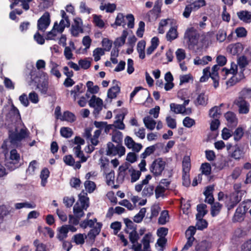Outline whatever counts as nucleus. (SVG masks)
<instances>
[{
	"label": "nucleus",
	"mask_w": 251,
	"mask_h": 251,
	"mask_svg": "<svg viewBox=\"0 0 251 251\" xmlns=\"http://www.w3.org/2000/svg\"><path fill=\"white\" fill-rule=\"evenodd\" d=\"M166 190V188H165V187L158 184L154 190L155 198L156 199H158L160 197L164 198L165 196L164 193Z\"/></svg>",
	"instance_id": "nucleus-30"
},
{
	"label": "nucleus",
	"mask_w": 251,
	"mask_h": 251,
	"mask_svg": "<svg viewBox=\"0 0 251 251\" xmlns=\"http://www.w3.org/2000/svg\"><path fill=\"white\" fill-rule=\"evenodd\" d=\"M59 119L62 121H67L71 123L76 120L75 115L69 111H64L63 115Z\"/></svg>",
	"instance_id": "nucleus-16"
},
{
	"label": "nucleus",
	"mask_w": 251,
	"mask_h": 251,
	"mask_svg": "<svg viewBox=\"0 0 251 251\" xmlns=\"http://www.w3.org/2000/svg\"><path fill=\"white\" fill-rule=\"evenodd\" d=\"M162 5V0H156L155 2L153 8L150 10L147 13L149 18L152 19H156L161 12Z\"/></svg>",
	"instance_id": "nucleus-9"
},
{
	"label": "nucleus",
	"mask_w": 251,
	"mask_h": 251,
	"mask_svg": "<svg viewBox=\"0 0 251 251\" xmlns=\"http://www.w3.org/2000/svg\"><path fill=\"white\" fill-rule=\"evenodd\" d=\"M234 140L235 142L239 141L244 135L243 129L241 127H237L232 133Z\"/></svg>",
	"instance_id": "nucleus-32"
},
{
	"label": "nucleus",
	"mask_w": 251,
	"mask_h": 251,
	"mask_svg": "<svg viewBox=\"0 0 251 251\" xmlns=\"http://www.w3.org/2000/svg\"><path fill=\"white\" fill-rule=\"evenodd\" d=\"M50 23V13L48 12H46L37 21V28L38 30L44 32L49 26Z\"/></svg>",
	"instance_id": "nucleus-6"
},
{
	"label": "nucleus",
	"mask_w": 251,
	"mask_h": 251,
	"mask_svg": "<svg viewBox=\"0 0 251 251\" xmlns=\"http://www.w3.org/2000/svg\"><path fill=\"white\" fill-rule=\"evenodd\" d=\"M129 239L130 242L134 244L137 243L138 240L140 238L139 234L138 233L136 230H132L131 232H129Z\"/></svg>",
	"instance_id": "nucleus-39"
},
{
	"label": "nucleus",
	"mask_w": 251,
	"mask_h": 251,
	"mask_svg": "<svg viewBox=\"0 0 251 251\" xmlns=\"http://www.w3.org/2000/svg\"><path fill=\"white\" fill-rule=\"evenodd\" d=\"M126 18L128 21L127 26L129 28H133L134 26V17L132 14H128L126 16Z\"/></svg>",
	"instance_id": "nucleus-60"
},
{
	"label": "nucleus",
	"mask_w": 251,
	"mask_h": 251,
	"mask_svg": "<svg viewBox=\"0 0 251 251\" xmlns=\"http://www.w3.org/2000/svg\"><path fill=\"white\" fill-rule=\"evenodd\" d=\"M223 105V103L220 104V106H215L209 110V115L210 117L213 118L214 119H218L220 118L221 115L220 113V106Z\"/></svg>",
	"instance_id": "nucleus-22"
},
{
	"label": "nucleus",
	"mask_w": 251,
	"mask_h": 251,
	"mask_svg": "<svg viewBox=\"0 0 251 251\" xmlns=\"http://www.w3.org/2000/svg\"><path fill=\"white\" fill-rule=\"evenodd\" d=\"M171 111L176 114L183 113L184 112V105L171 103L170 105Z\"/></svg>",
	"instance_id": "nucleus-31"
},
{
	"label": "nucleus",
	"mask_w": 251,
	"mask_h": 251,
	"mask_svg": "<svg viewBox=\"0 0 251 251\" xmlns=\"http://www.w3.org/2000/svg\"><path fill=\"white\" fill-rule=\"evenodd\" d=\"M237 36L238 37H244L246 36L247 31L245 28L243 27H238L235 30Z\"/></svg>",
	"instance_id": "nucleus-62"
},
{
	"label": "nucleus",
	"mask_w": 251,
	"mask_h": 251,
	"mask_svg": "<svg viewBox=\"0 0 251 251\" xmlns=\"http://www.w3.org/2000/svg\"><path fill=\"white\" fill-rule=\"evenodd\" d=\"M201 173L205 176H208L211 172V167L209 163L205 162L202 163L201 167Z\"/></svg>",
	"instance_id": "nucleus-41"
},
{
	"label": "nucleus",
	"mask_w": 251,
	"mask_h": 251,
	"mask_svg": "<svg viewBox=\"0 0 251 251\" xmlns=\"http://www.w3.org/2000/svg\"><path fill=\"white\" fill-rule=\"evenodd\" d=\"M196 227L194 226H190L185 232V235L187 237L195 238L194 235L196 233Z\"/></svg>",
	"instance_id": "nucleus-58"
},
{
	"label": "nucleus",
	"mask_w": 251,
	"mask_h": 251,
	"mask_svg": "<svg viewBox=\"0 0 251 251\" xmlns=\"http://www.w3.org/2000/svg\"><path fill=\"white\" fill-rule=\"evenodd\" d=\"M223 205L219 202H216L211 204V215L212 217H214L218 215L222 208Z\"/></svg>",
	"instance_id": "nucleus-20"
},
{
	"label": "nucleus",
	"mask_w": 251,
	"mask_h": 251,
	"mask_svg": "<svg viewBox=\"0 0 251 251\" xmlns=\"http://www.w3.org/2000/svg\"><path fill=\"white\" fill-rule=\"evenodd\" d=\"M226 33L223 29H220L217 34V39L220 42H222L226 40Z\"/></svg>",
	"instance_id": "nucleus-59"
},
{
	"label": "nucleus",
	"mask_w": 251,
	"mask_h": 251,
	"mask_svg": "<svg viewBox=\"0 0 251 251\" xmlns=\"http://www.w3.org/2000/svg\"><path fill=\"white\" fill-rule=\"evenodd\" d=\"M81 147L76 146L74 148V151L76 157L81 159V162H85L87 161V158L86 157L83 153V152L81 150Z\"/></svg>",
	"instance_id": "nucleus-29"
},
{
	"label": "nucleus",
	"mask_w": 251,
	"mask_h": 251,
	"mask_svg": "<svg viewBox=\"0 0 251 251\" xmlns=\"http://www.w3.org/2000/svg\"><path fill=\"white\" fill-rule=\"evenodd\" d=\"M241 251H251V239L242 245Z\"/></svg>",
	"instance_id": "nucleus-64"
},
{
	"label": "nucleus",
	"mask_w": 251,
	"mask_h": 251,
	"mask_svg": "<svg viewBox=\"0 0 251 251\" xmlns=\"http://www.w3.org/2000/svg\"><path fill=\"white\" fill-rule=\"evenodd\" d=\"M176 57L179 62L184 60L186 57L185 50L182 49H178L176 52Z\"/></svg>",
	"instance_id": "nucleus-53"
},
{
	"label": "nucleus",
	"mask_w": 251,
	"mask_h": 251,
	"mask_svg": "<svg viewBox=\"0 0 251 251\" xmlns=\"http://www.w3.org/2000/svg\"><path fill=\"white\" fill-rule=\"evenodd\" d=\"M246 213V206H244V209H242L241 206H239L236 209L234 214L232 218L233 223H241L244 220L245 214Z\"/></svg>",
	"instance_id": "nucleus-12"
},
{
	"label": "nucleus",
	"mask_w": 251,
	"mask_h": 251,
	"mask_svg": "<svg viewBox=\"0 0 251 251\" xmlns=\"http://www.w3.org/2000/svg\"><path fill=\"white\" fill-rule=\"evenodd\" d=\"M84 186L86 191L89 193L93 192L96 188V185L94 182L88 180L85 181Z\"/></svg>",
	"instance_id": "nucleus-40"
},
{
	"label": "nucleus",
	"mask_w": 251,
	"mask_h": 251,
	"mask_svg": "<svg viewBox=\"0 0 251 251\" xmlns=\"http://www.w3.org/2000/svg\"><path fill=\"white\" fill-rule=\"evenodd\" d=\"M169 217V213L167 210H163L161 213L160 216L158 218V223L159 225H165L167 221V218Z\"/></svg>",
	"instance_id": "nucleus-43"
},
{
	"label": "nucleus",
	"mask_w": 251,
	"mask_h": 251,
	"mask_svg": "<svg viewBox=\"0 0 251 251\" xmlns=\"http://www.w3.org/2000/svg\"><path fill=\"white\" fill-rule=\"evenodd\" d=\"M93 23L95 24V26L100 28H102L105 25L104 22L102 20V16L100 15L93 14Z\"/></svg>",
	"instance_id": "nucleus-23"
},
{
	"label": "nucleus",
	"mask_w": 251,
	"mask_h": 251,
	"mask_svg": "<svg viewBox=\"0 0 251 251\" xmlns=\"http://www.w3.org/2000/svg\"><path fill=\"white\" fill-rule=\"evenodd\" d=\"M245 191L236 190L230 194L228 199L226 201L225 205L228 211L233 209L241 201Z\"/></svg>",
	"instance_id": "nucleus-3"
},
{
	"label": "nucleus",
	"mask_w": 251,
	"mask_h": 251,
	"mask_svg": "<svg viewBox=\"0 0 251 251\" xmlns=\"http://www.w3.org/2000/svg\"><path fill=\"white\" fill-rule=\"evenodd\" d=\"M182 184L185 186H189L190 184L189 173L182 172Z\"/></svg>",
	"instance_id": "nucleus-61"
},
{
	"label": "nucleus",
	"mask_w": 251,
	"mask_h": 251,
	"mask_svg": "<svg viewBox=\"0 0 251 251\" xmlns=\"http://www.w3.org/2000/svg\"><path fill=\"white\" fill-rule=\"evenodd\" d=\"M183 124L184 126L190 128L195 124V121L189 117H186L183 120Z\"/></svg>",
	"instance_id": "nucleus-54"
},
{
	"label": "nucleus",
	"mask_w": 251,
	"mask_h": 251,
	"mask_svg": "<svg viewBox=\"0 0 251 251\" xmlns=\"http://www.w3.org/2000/svg\"><path fill=\"white\" fill-rule=\"evenodd\" d=\"M194 10H198L201 7L206 5L205 0H196L191 3Z\"/></svg>",
	"instance_id": "nucleus-51"
},
{
	"label": "nucleus",
	"mask_w": 251,
	"mask_h": 251,
	"mask_svg": "<svg viewBox=\"0 0 251 251\" xmlns=\"http://www.w3.org/2000/svg\"><path fill=\"white\" fill-rule=\"evenodd\" d=\"M123 133L120 131L114 130L113 132L112 140L119 145H122Z\"/></svg>",
	"instance_id": "nucleus-26"
},
{
	"label": "nucleus",
	"mask_w": 251,
	"mask_h": 251,
	"mask_svg": "<svg viewBox=\"0 0 251 251\" xmlns=\"http://www.w3.org/2000/svg\"><path fill=\"white\" fill-rule=\"evenodd\" d=\"M143 122L148 129L152 130L155 128L156 123L150 116L145 117L143 119Z\"/></svg>",
	"instance_id": "nucleus-24"
},
{
	"label": "nucleus",
	"mask_w": 251,
	"mask_h": 251,
	"mask_svg": "<svg viewBox=\"0 0 251 251\" xmlns=\"http://www.w3.org/2000/svg\"><path fill=\"white\" fill-rule=\"evenodd\" d=\"M120 92V87L118 85H116L108 89L107 97L111 99H114L117 97Z\"/></svg>",
	"instance_id": "nucleus-21"
},
{
	"label": "nucleus",
	"mask_w": 251,
	"mask_h": 251,
	"mask_svg": "<svg viewBox=\"0 0 251 251\" xmlns=\"http://www.w3.org/2000/svg\"><path fill=\"white\" fill-rule=\"evenodd\" d=\"M128 172L131 173V182L132 183L137 181L141 175V171H136L133 168L128 169Z\"/></svg>",
	"instance_id": "nucleus-35"
},
{
	"label": "nucleus",
	"mask_w": 251,
	"mask_h": 251,
	"mask_svg": "<svg viewBox=\"0 0 251 251\" xmlns=\"http://www.w3.org/2000/svg\"><path fill=\"white\" fill-rule=\"evenodd\" d=\"M200 34L194 27L188 28L185 32L184 39L190 50H194L198 46Z\"/></svg>",
	"instance_id": "nucleus-1"
},
{
	"label": "nucleus",
	"mask_w": 251,
	"mask_h": 251,
	"mask_svg": "<svg viewBox=\"0 0 251 251\" xmlns=\"http://www.w3.org/2000/svg\"><path fill=\"white\" fill-rule=\"evenodd\" d=\"M128 169V167L121 166L119 168V172L118 175V179L123 181L125 177V172Z\"/></svg>",
	"instance_id": "nucleus-57"
},
{
	"label": "nucleus",
	"mask_w": 251,
	"mask_h": 251,
	"mask_svg": "<svg viewBox=\"0 0 251 251\" xmlns=\"http://www.w3.org/2000/svg\"><path fill=\"white\" fill-rule=\"evenodd\" d=\"M85 89V86L82 83H79L77 85L75 86L73 90L71 91V94L74 95L73 97L75 100L76 99L80 94L82 93Z\"/></svg>",
	"instance_id": "nucleus-18"
},
{
	"label": "nucleus",
	"mask_w": 251,
	"mask_h": 251,
	"mask_svg": "<svg viewBox=\"0 0 251 251\" xmlns=\"http://www.w3.org/2000/svg\"><path fill=\"white\" fill-rule=\"evenodd\" d=\"M102 46L104 47V50L109 51L111 49L112 45V41L110 40L108 38H105L102 39L101 42Z\"/></svg>",
	"instance_id": "nucleus-47"
},
{
	"label": "nucleus",
	"mask_w": 251,
	"mask_h": 251,
	"mask_svg": "<svg viewBox=\"0 0 251 251\" xmlns=\"http://www.w3.org/2000/svg\"><path fill=\"white\" fill-rule=\"evenodd\" d=\"M248 64L247 57L243 55L240 57L238 59V65L242 71L244 70L245 67Z\"/></svg>",
	"instance_id": "nucleus-46"
},
{
	"label": "nucleus",
	"mask_w": 251,
	"mask_h": 251,
	"mask_svg": "<svg viewBox=\"0 0 251 251\" xmlns=\"http://www.w3.org/2000/svg\"><path fill=\"white\" fill-rule=\"evenodd\" d=\"M60 135L66 138L71 137L73 134V131L70 127H62L60 130Z\"/></svg>",
	"instance_id": "nucleus-33"
},
{
	"label": "nucleus",
	"mask_w": 251,
	"mask_h": 251,
	"mask_svg": "<svg viewBox=\"0 0 251 251\" xmlns=\"http://www.w3.org/2000/svg\"><path fill=\"white\" fill-rule=\"evenodd\" d=\"M83 209H84V208H82V206H80L78 203L76 202L73 208L74 213L75 216L78 218L82 217L84 215Z\"/></svg>",
	"instance_id": "nucleus-37"
},
{
	"label": "nucleus",
	"mask_w": 251,
	"mask_h": 251,
	"mask_svg": "<svg viewBox=\"0 0 251 251\" xmlns=\"http://www.w3.org/2000/svg\"><path fill=\"white\" fill-rule=\"evenodd\" d=\"M207 205L205 204H199L197 206L198 213L196 214V219L203 218L207 213V210H206Z\"/></svg>",
	"instance_id": "nucleus-19"
},
{
	"label": "nucleus",
	"mask_w": 251,
	"mask_h": 251,
	"mask_svg": "<svg viewBox=\"0 0 251 251\" xmlns=\"http://www.w3.org/2000/svg\"><path fill=\"white\" fill-rule=\"evenodd\" d=\"M79 197V201L81 204V206L84 208V209L86 210L87 208L89 206V199L87 197V194L86 193H84L83 191V195L81 193L78 195Z\"/></svg>",
	"instance_id": "nucleus-17"
},
{
	"label": "nucleus",
	"mask_w": 251,
	"mask_h": 251,
	"mask_svg": "<svg viewBox=\"0 0 251 251\" xmlns=\"http://www.w3.org/2000/svg\"><path fill=\"white\" fill-rule=\"evenodd\" d=\"M121 223L118 221L113 222L110 225V228L113 229L114 235H117L118 232L121 230Z\"/></svg>",
	"instance_id": "nucleus-49"
},
{
	"label": "nucleus",
	"mask_w": 251,
	"mask_h": 251,
	"mask_svg": "<svg viewBox=\"0 0 251 251\" xmlns=\"http://www.w3.org/2000/svg\"><path fill=\"white\" fill-rule=\"evenodd\" d=\"M27 136L28 131L26 129L21 128L19 132H18L17 127L15 128V130H9L8 131V138L12 144L21 141Z\"/></svg>",
	"instance_id": "nucleus-4"
},
{
	"label": "nucleus",
	"mask_w": 251,
	"mask_h": 251,
	"mask_svg": "<svg viewBox=\"0 0 251 251\" xmlns=\"http://www.w3.org/2000/svg\"><path fill=\"white\" fill-rule=\"evenodd\" d=\"M238 18L244 22L250 23L251 22V14L246 10H242L237 13Z\"/></svg>",
	"instance_id": "nucleus-15"
},
{
	"label": "nucleus",
	"mask_w": 251,
	"mask_h": 251,
	"mask_svg": "<svg viewBox=\"0 0 251 251\" xmlns=\"http://www.w3.org/2000/svg\"><path fill=\"white\" fill-rule=\"evenodd\" d=\"M10 159L11 161L7 163V167L11 170H14L18 167L20 159V154L16 149L12 150L10 152Z\"/></svg>",
	"instance_id": "nucleus-10"
},
{
	"label": "nucleus",
	"mask_w": 251,
	"mask_h": 251,
	"mask_svg": "<svg viewBox=\"0 0 251 251\" xmlns=\"http://www.w3.org/2000/svg\"><path fill=\"white\" fill-rule=\"evenodd\" d=\"M145 24L143 21H140L139 23V27L136 31V35L139 38L143 36L145 31Z\"/></svg>",
	"instance_id": "nucleus-50"
},
{
	"label": "nucleus",
	"mask_w": 251,
	"mask_h": 251,
	"mask_svg": "<svg viewBox=\"0 0 251 251\" xmlns=\"http://www.w3.org/2000/svg\"><path fill=\"white\" fill-rule=\"evenodd\" d=\"M166 121L169 127L174 129L176 127V120L171 116H168L166 118Z\"/></svg>",
	"instance_id": "nucleus-56"
},
{
	"label": "nucleus",
	"mask_w": 251,
	"mask_h": 251,
	"mask_svg": "<svg viewBox=\"0 0 251 251\" xmlns=\"http://www.w3.org/2000/svg\"><path fill=\"white\" fill-rule=\"evenodd\" d=\"M9 114L11 117H13L16 119L21 118V115L18 109L14 106V104H12L10 110L9 112Z\"/></svg>",
	"instance_id": "nucleus-48"
},
{
	"label": "nucleus",
	"mask_w": 251,
	"mask_h": 251,
	"mask_svg": "<svg viewBox=\"0 0 251 251\" xmlns=\"http://www.w3.org/2000/svg\"><path fill=\"white\" fill-rule=\"evenodd\" d=\"M167 163L166 159L162 157L155 158L149 166V170L154 177L162 176Z\"/></svg>",
	"instance_id": "nucleus-2"
},
{
	"label": "nucleus",
	"mask_w": 251,
	"mask_h": 251,
	"mask_svg": "<svg viewBox=\"0 0 251 251\" xmlns=\"http://www.w3.org/2000/svg\"><path fill=\"white\" fill-rule=\"evenodd\" d=\"M177 37V32L176 28L171 27L166 34V38L168 41H172L176 39Z\"/></svg>",
	"instance_id": "nucleus-34"
},
{
	"label": "nucleus",
	"mask_w": 251,
	"mask_h": 251,
	"mask_svg": "<svg viewBox=\"0 0 251 251\" xmlns=\"http://www.w3.org/2000/svg\"><path fill=\"white\" fill-rule=\"evenodd\" d=\"M114 174V171L112 170L110 172L106 175V183L108 185L111 186L114 184L115 179Z\"/></svg>",
	"instance_id": "nucleus-52"
},
{
	"label": "nucleus",
	"mask_w": 251,
	"mask_h": 251,
	"mask_svg": "<svg viewBox=\"0 0 251 251\" xmlns=\"http://www.w3.org/2000/svg\"><path fill=\"white\" fill-rule=\"evenodd\" d=\"M212 60V57L208 55L204 56L201 59L199 58L198 59L196 60L195 59L194 60V64L195 65H204L207 64L209 62L211 61Z\"/></svg>",
	"instance_id": "nucleus-38"
},
{
	"label": "nucleus",
	"mask_w": 251,
	"mask_h": 251,
	"mask_svg": "<svg viewBox=\"0 0 251 251\" xmlns=\"http://www.w3.org/2000/svg\"><path fill=\"white\" fill-rule=\"evenodd\" d=\"M126 152V149L122 145L118 144L115 146L112 142L107 144L106 155L115 156L118 154L120 157L124 155Z\"/></svg>",
	"instance_id": "nucleus-5"
},
{
	"label": "nucleus",
	"mask_w": 251,
	"mask_h": 251,
	"mask_svg": "<svg viewBox=\"0 0 251 251\" xmlns=\"http://www.w3.org/2000/svg\"><path fill=\"white\" fill-rule=\"evenodd\" d=\"M225 117L227 122V126L228 127H235L238 123V119L236 116V114L231 111H228L225 114Z\"/></svg>",
	"instance_id": "nucleus-13"
},
{
	"label": "nucleus",
	"mask_w": 251,
	"mask_h": 251,
	"mask_svg": "<svg viewBox=\"0 0 251 251\" xmlns=\"http://www.w3.org/2000/svg\"><path fill=\"white\" fill-rule=\"evenodd\" d=\"M207 98L205 96L204 93H201L199 94L196 99V102L198 104L205 105L207 104Z\"/></svg>",
	"instance_id": "nucleus-45"
},
{
	"label": "nucleus",
	"mask_w": 251,
	"mask_h": 251,
	"mask_svg": "<svg viewBox=\"0 0 251 251\" xmlns=\"http://www.w3.org/2000/svg\"><path fill=\"white\" fill-rule=\"evenodd\" d=\"M234 104L239 108V112L240 114H247L249 112V103L242 97H239L234 102Z\"/></svg>",
	"instance_id": "nucleus-8"
},
{
	"label": "nucleus",
	"mask_w": 251,
	"mask_h": 251,
	"mask_svg": "<svg viewBox=\"0 0 251 251\" xmlns=\"http://www.w3.org/2000/svg\"><path fill=\"white\" fill-rule=\"evenodd\" d=\"M74 23L72 25L71 34L74 37H77L79 33H83L82 21L80 18H76L74 20Z\"/></svg>",
	"instance_id": "nucleus-11"
},
{
	"label": "nucleus",
	"mask_w": 251,
	"mask_h": 251,
	"mask_svg": "<svg viewBox=\"0 0 251 251\" xmlns=\"http://www.w3.org/2000/svg\"><path fill=\"white\" fill-rule=\"evenodd\" d=\"M154 186L153 185H148L145 187L142 191V196L144 197H151L153 194Z\"/></svg>",
	"instance_id": "nucleus-42"
},
{
	"label": "nucleus",
	"mask_w": 251,
	"mask_h": 251,
	"mask_svg": "<svg viewBox=\"0 0 251 251\" xmlns=\"http://www.w3.org/2000/svg\"><path fill=\"white\" fill-rule=\"evenodd\" d=\"M216 62L219 66H224L226 63L227 59L224 55H219L217 56Z\"/></svg>",
	"instance_id": "nucleus-63"
},
{
	"label": "nucleus",
	"mask_w": 251,
	"mask_h": 251,
	"mask_svg": "<svg viewBox=\"0 0 251 251\" xmlns=\"http://www.w3.org/2000/svg\"><path fill=\"white\" fill-rule=\"evenodd\" d=\"M73 241L76 245H82L85 242V238H84L83 234L78 233L75 235L73 236Z\"/></svg>",
	"instance_id": "nucleus-44"
},
{
	"label": "nucleus",
	"mask_w": 251,
	"mask_h": 251,
	"mask_svg": "<svg viewBox=\"0 0 251 251\" xmlns=\"http://www.w3.org/2000/svg\"><path fill=\"white\" fill-rule=\"evenodd\" d=\"M124 221L126 226V228L124 229L126 233H129V230H134L137 229V225L134 224L129 219L125 218Z\"/></svg>",
	"instance_id": "nucleus-25"
},
{
	"label": "nucleus",
	"mask_w": 251,
	"mask_h": 251,
	"mask_svg": "<svg viewBox=\"0 0 251 251\" xmlns=\"http://www.w3.org/2000/svg\"><path fill=\"white\" fill-rule=\"evenodd\" d=\"M209 243L206 241H203L198 244L196 247V251H208Z\"/></svg>",
	"instance_id": "nucleus-36"
},
{
	"label": "nucleus",
	"mask_w": 251,
	"mask_h": 251,
	"mask_svg": "<svg viewBox=\"0 0 251 251\" xmlns=\"http://www.w3.org/2000/svg\"><path fill=\"white\" fill-rule=\"evenodd\" d=\"M197 221L196 224V227L197 229L200 230H202L206 228L208 226V222L206 220L201 218L196 219Z\"/></svg>",
	"instance_id": "nucleus-28"
},
{
	"label": "nucleus",
	"mask_w": 251,
	"mask_h": 251,
	"mask_svg": "<svg viewBox=\"0 0 251 251\" xmlns=\"http://www.w3.org/2000/svg\"><path fill=\"white\" fill-rule=\"evenodd\" d=\"M114 25L116 26L122 25L123 27H125L126 25V22L125 20V16L123 13H118L115 19V23L114 24H112L111 26L114 27Z\"/></svg>",
	"instance_id": "nucleus-27"
},
{
	"label": "nucleus",
	"mask_w": 251,
	"mask_h": 251,
	"mask_svg": "<svg viewBox=\"0 0 251 251\" xmlns=\"http://www.w3.org/2000/svg\"><path fill=\"white\" fill-rule=\"evenodd\" d=\"M58 233L57 234V238L59 241H62L68 236L69 228L68 225H64L58 228Z\"/></svg>",
	"instance_id": "nucleus-14"
},
{
	"label": "nucleus",
	"mask_w": 251,
	"mask_h": 251,
	"mask_svg": "<svg viewBox=\"0 0 251 251\" xmlns=\"http://www.w3.org/2000/svg\"><path fill=\"white\" fill-rule=\"evenodd\" d=\"M63 161L68 166H73L74 165L75 160L72 155H67L64 156Z\"/></svg>",
	"instance_id": "nucleus-55"
},
{
	"label": "nucleus",
	"mask_w": 251,
	"mask_h": 251,
	"mask_svg": "<svg viewBox=\"0 0 251 251\" xmlns=\"http://www.w3.org/2000/svg\"><path fill=\"white\" fill-rule=\"evenodd\" d=\"M233 150L230 153L229 156L237 161L244 158L246 153L244 146L236 144L233 146Z\"/></svg>",
	"instance_id": "nucleus-7"
}]
</instances>
